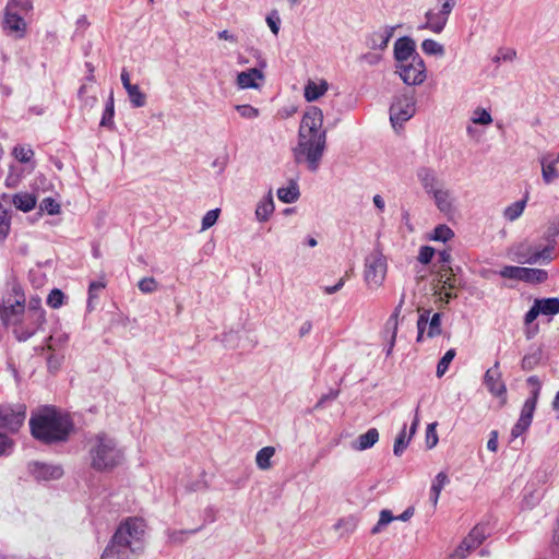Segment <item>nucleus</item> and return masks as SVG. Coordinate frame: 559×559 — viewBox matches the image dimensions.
Here are the masks:
<instances>
[{
  "mask_svg": "<svg viewBox=\"0 0 559 559\" xmlns=\"http://www.w3.org/2000/svg\"><path fill=\"white\" fill-rule=\"evenodd\" d=\"M326 147V131L323 128V112L320 108L311 106L305 111L299 130L298 142L293 150L295 162L305 165L311 173H316L321 164Z\"/></svg>",
  "mask_w": 559,
  "mask_h": 559,
  "instance_id": "nucleus-1",
  "label": "nucleus"
},
{
  "mask_svg": "<svg viewBox=\"0 0 559 559\" xmlns=\"http://www.w3.org/2000/svg\"><path fill=\"white\" fill-rule=\"evenodd\" d=\"M29 427L34 438L45 443H52L67 440L72 423L67 415L55 408L44 407L32 415Z\"/></svg>",
  "mask_w": 559,
  "mask_h": 559,
  "instance_id": "nucleus-2",
  "label": "nucleus"
},
{
  "mask_svg": "<svg viewBox=\"0 0 559 559\" xmlns=\"http://www.w3.org/2000/svg\"><path fill=\"white\" fill-rule=\"evenodd\" d=\"M86 449L90 466L96 472L112 471L123 461L117 440L104 431L88 438Z\"/></svg>",
  "mask_w": 559,
  "mask_h": 559,
  "instance_id": "nucleus-3",
  "label": "nucleus"
},
{
  "mask_svg": "<svg viewBox=\"0 0 559 559\" xmlns=\"http://www.w3.org/2000/svg\"><path fill=\"white\" fill-rule=\"evenodd\" d=\"M25 419V404L0 405V429L14 433L23 426ZM13 444L11 438L0 432V456L10 454Z\"/></svg>",
  "mask_w": 559,
  "mask_h": 559,
  "instance_id": "nucleus-4",
  "label": "nucleus"
},
{
  "mask_svg": "<svg viewBox=\"0 0 559 559\" xmlns=\"http://www.w3.org/2000/svg\"><path fill=\"white\" fill-rule=\"evenodd\" d=\"M25 310V297L19 288L14 287L12 294H9L0 307V318L5 326L13 328L21 314Z\"/></svg>",
  "mask_w": 559,
  "mask_h": 559,
  "instance_id": "nucleus-5",
  "label": "nucleus"
},
{
  "mask_svg": "<svg viewBox=\"0 0 559 559\" xmlns=\"http://www.w3.org/2000/svg\"><path fill=\"white\" fill-rule=\"evenodd\" d=\"M386 260L379 251L371 252L365 260V281L370 288H379L386 275Z\"/></svg>",
  "mask_w": 559,
  "mask_h": 559,
  "instance_id": "nucleus-6",
  "label": "nucleus"
},
{
  "mask_svg": "<svg viewBox=\"0 0 559 559\" xmlns=\"http://www.w3.org/2000/svg\"><path fill=\"white\" fill-rule=\"evenodd\" d=\"M122 528L127 530L122 534L121 543L126 546H132V550L140 552L143 550V536L145 532V524L143 520L138 518H130L122 522L116 532H120Z\"/></svg>",
  "mask_w": 559,
  "mask_h": 559,
  "instance_id": "nucleus-7",
  "label": "nucleus"
},
{
  "mask_svg": "<svg viewBox=\"0 0 559 559\" xmlns=\"http://www.w3.org/2000/svg\"><path fill=\"white\" fill-rule=\"evenodd\" d=\"M46 318L38 316L36 312L23 311L20 320L12 328V332L20 342L27 341L41 329Z\"/></svg>",
  "mask_w": 559,
  "mask_h": 559,
  "instance_id": "nucleus-8",
  "label": "nucleus"
},
{
  "mask_svg": "<svg viewBox=\"0 0 559 559\" xmlns=\"http://www.w3.org/2000/svg\"><path fill=\"white\" fill-rule=\"evenodd\" d=\"M396 73L409 86L420 85L427 78V69L423 58L411 59L409 62L396 66Z\"/></svg>",
  "mask_w": 559,
  "mask_h": 559,
  "instance_id": "nucleus-9",
  "label": "nucleus"
},
{
  "mask_svg": "<svg viewBox=\"0 0 559 559\" xmlns=\"http://www.w3.org/2000/svg\"><path fill=\"white\" fill-rule=\"evenodd\" d=\"M416 112V103L413 96H396L390 107V120L392 126H402Z\"/></svg>",
  "mask_w": 559,
  "mask_h": 559,
  "instance_id": "nucleus-10",
  "label": "nucleus"
},
{
  "mask_svg": "<svg viewBox=\"0 0 559 559\" xmlns=\"http://www.w3.org/2000/svg\"><path fill=\"white\" fill-rule=\"evenodd\" d=\"M124 532H127V530L122 528L120 532L114 534L110 543L102 555V559H133L138 552L132 550V546H126L120 542Z\"/></svg>",
  "mask_w": 559,
  "mask_h": 559,
  "instance_id": "nucleus-11",
  "label": "nucleus"
},
{
  "mask_svg": "<svg viewBox=\"0 0 559 559\" xmlns=\"http://www.w3.org/2000/svg\"><path fill=\"white\" fill-rule=\"evenodd\" d=\"M487 532L485 526L476 525L468 536L452 554V559H464L472 550L476 549L486 538Z\"/></svg>",
  "mask_w": 559,
  "mask_h": 559,
  "instance_id": "nucleus-12",
  "label": "nucleus"
},
{
  "mask_svg": "<svg viewBox=\"0 0 559 559\" xmlns=\"http://www.w3.org/2000/svg\"><path fill=\"white\" fill-rule=\"evenodd\" d=\"M484 383L493 396L501 399L502 405L506 404L507 388L499 369V361H496L495 365L486 371Z\"/></svg>",
  "mask_w": 559,
  "mask_h": 559,
  "instance_id": "nucleus-13",
  "label": "nucleus"
},
{
  "mask_svg": "<svg viewBox=\"0 0 559 559\" xmlns=\"http://www.w3.org/2000/svg\"><path fill=\"white\" fill-rule=\"evenodd\" d=\"M27 24L19 12L5 8L3 16V29L14 38H23Z\"/></svg>",
  "mask_w": 559,
  "mask_h": 559,
  "instance_id": "nucleus-14",
  "label": "nucleus"
},
{
  "mask_svg": "<svg viewBox=\"0 0 559 559\" xmlns=\"http://www.w3.org/2000/svg\"><path fill=\"white\" fill-rule=\"evenodd\" d=\"M421 58L416 51L415 41L409 37H401L394 43L396 66L409 62L411 59Z\"/></svg>",
  "mask_w": 559,
  "mask_h": 559,
  "instance_id": "nucleus-15",
  "label": "nucleus"
},
{
  "mask_svg": "<svg viewBox=\"0 0 559 559\" xmlns=\"http://www.w3.org/2000/svg\"><path fill=\"white\" fill-rule=\"evenodd\" d=\"M428 197L433 200L436 207L443 214H450L455 206L454 192L447 188L443 183L441 187L432 191Z\"/></svg>",
  "mask_w": 559,
  "mask_h": 559,
  "instance_id": "nucleus-16",
  "label": "nucleus"
},
{
  "mask_svg": "<svg viewBox=\"0 0 559 559\" xmlns=\"http://www.w3.org/2000/svg\"><path fill=\"white\" fill-rule=\"evenodd\" d=\"M530 385H532V392L530 397H527L522 406V411L520 414V419H524L525 421L532 424L533 415L536 408V404L540 393V382L537 377L532 376L527 379Z\"/></svg>",
  "mask_w": 559,
  "mask_h": 559,
  "instance_id": "nucleus-17",
  "label": "nucleus"
},
{
  "mask_svg": "<svg viewBox=\"0 0 559 559\" xmlns=\"http://www.w3.org/2000/svg\"><path fill=\"white\" fill-rule=\"evenodd\" d=\"M450 13L444 11L442 8L439 10H428L425 14V24L419 28L429 29L435 34H440L445 28Z\"/></svg>",
  "mask_w": 559,
  "mask_h": 559,
  "instance_id": "nucleus-18",
  "label": "nucleus"
},
{
  "mask_svg": "<svg viewBox=\"0 0 559 559\" xmlns=\"http://www.w3.org/2000/svg\"><path fill=\"white\" fill-rule=\"evenodd\" d=\"M416 177L427 195L444 183L440 180L437 171L427 166L419 167L416 170Z\"/></svg>",
  "mask_w": 559,
  "mask_h": 559,
  "instance_id": "nucleus-19",
  "label": "nucleus"
},
{
  "mask_svg": "<svg viewBox=\"0 0 559 559\" xmlns=\"http://www.w3.org/2000/svg\"><path fill=\"white\" fill-rule=\"evenodd\" d=\"M261 69L252 68L237 74L236 84L240 90L259 88L264 82Z\"/></svg>",
  "mask_w": 559,
  "mask_h": 559,
  "instance_id": "nucleus-20",
  "label": "nucleus"
},
{
  "mask_svg": "<svg viewBox=\"0 0 559 559\" xmlns=\"http://www.w3.org/2000/svg\"><path fill=\"white\" fill-rule=\"evenodd\" d=\"M32 475L38 480L59 479L63 475V469L59 465H50L34 462L29 465Z\"/></svg>",
  "mask_w": 559,
  "mask_h": 559,
  "instance_id": "nucleus-21",
  "label": "nucleus"
},
{
  "mask_svg": "<svg viewBox=\"0 0 559 559\" xmlns=\"http://www.w3.org/2000/svg\"><path fill=\"white\" fill-rule=\"evenodd\" d=\"M395 27L384 26L378 31L372 32L367 37V46L373 50H384L388 47L390 39L394 34Z\"/></svg>",
  "mask_w": 559,
  "mask_h": 559,
  "instance_id": "nucleus-22",
  "label": "nucleus"
},
{
  "mask_svg": "<svg viewBox=\"0 0 559 559\" xmlns=\"http://www.w3.org/2000/svg\"><path fill=\"white\" fill-rule=\"evenodd\" d=\"M438 281L440 286H438L437 294L440 299L449 302L455 295L451 292L455 288V280L453 278L452 272H447L443 270H438Z\"/></svg>",
  "mask_w": 559,
  "mask_h": 559,
  "instance_id": "nucleus-23",
  "label": "nucleus"
},
{
  "mask_svg": "<svg viewBox=\"0 0 559 559\" xmlns=\"http://www.w3.org/2000/svg\"><path fill=\"white\" fill-rule=\"evenodd\" d=\"M516 261L523 264H536L539 262H549L551 260V249L544 248L543 250L527 251L519 249L515 252Z\"/></svg>",
  "mask_w": 559,
  "mask_h": 559,
  "instance_id": "nucleus-24",
  "label": "nucleus"
},
{
  "mask_svg": "<svg viewBox=\"0 0 559 559\" xmlns=\"http://www.w3.org/2000/svg\"><path fill=\"white\" fill-rule=\"evenodd\" d=\"M274 200L272 191L270 190L269 193L265 197H263L257 204L254 212L257 221L261 223L267 222L272 214L274 213Z\"/></svg>",
  "mask_w": 559,
  "mask_h": 559,
  "instance_id": "nucleus-25",
  "label": "nucleus"
},
{
  "mask_svg": "<svg viewBox=\"0 0 559 559\" xmlns=\"http://www.w3.org/2000/svg\"><path fill=\"white\" fill-rule=\"evenodd\" d=\"M542 165V177L546 185L552 183L559 178V171L557 169V157L550 159L549 156H543L539 159Z\"/></svg>",
  "mask_w": 559,
  "mask_h": 559,
  "instance_id": "nucleus-26",
  "label": "nucleus"
},
{
  "mask_svg": "<svg viewBox=\"0 0 559 559\" xmlns=\"http://www.w3.org/2000/svg\"><path fill=\"white\" fill-rule=\"evenodd\" d=\"M328 88V82L324 80L320 82L309 81L305 86L304 96L307 102H314L323 96Z\"/></svg>",
  "mask_w": 559,
  "mask_h": 559,
  "instance_id": "nucleus-27",
  "label": "nucleus"
},
{
  "mask_svg": "<svg viewBox=\"0 0 559 559\" xmlns=\"http://www.w3.org/2000/svg\"><path fill=\"white\" fill-rule=\"evenodd\" d=\"M449 483H450V479L444 472H440L436 475L435 479L432 480L431 487H430V496H429V499L433 507L437 506L442 489Z\"/></svg>",
  "mask_w": 559,
  "mask_h": 559,
  "instance_id": "nucleus-28",
  "label": "nucleus"
},
{
  "mask_svg": "<svg viewBox=\"0 0 559 559\" xmlns=\"http://www.w3.org/2000/svg\"><path fill=\"white\" fill-rule=\"evenodd\" d=\"M379 440V432L376 428L368 429L365 433L360 435L355 444L354 449L364 451L372 448Z\"/></svg>",
  "mask_w": 559,
  "mask_h": 559,
  "instance_id": "nucleus-29",
  "label": "nucleus"
},
{
  "mask_svg": "<svg viewBox=\"0 0 559 559\" xmlns=\"http://www.w3.org/2000/svg\"><path fill=\"white\" fill-rule=\"evenodd\" d=\"M12 202L17 210L29 212L36 205V198L32 193L21 192L13 197Z\"/></svg>",
  "mask_w": 559,
  "mask_h": 559,
  "instance_id": "nucleus-30",
  "label": "nucleus"
},
{
  "mask_svg": "<svg viewBox=\"0 0 559 559\" xmlns=\"http://www.w3.org/2000/svg\"><path fill=\"white\" fill-rule=\"evenodd\" d=\"M548 274L542 269H530L522 266L521 281L530 284L543 283L547 280Z\"/></svg>",
  "mask_w": 559,
  "mask_h": 559,
  "instance_id": "nucleus-31",
  "label": "nucleus"
},
{
  "mask_svg": "<svg viewBox=\"0 0 559 559\" xmlns=\"http://www.w3.org/2000/svg\"><path fill=\"white\" fill-rule=\"evenodd\" d=\"M534 301L538 306L540 314L555 316L559 313V298H542Z\"/></svg>",
  "mask_w": 559,
  "mask_h": 559,
  "instance_id": "nucleus-32",
  "label": "nucleus"
},
{
  "mask_svg": "<svg viewBox=\"0 0 559 559\" xmlns=\"http://www.w3.org/2000/svg\"><path fill=\"white\" fill-rule=\"evenodd\" d=\"M300 195L299 187L296 182H290L287 187L277 189V198L283 203H294Z\"/></svg>",
  "mask_w": 559,
  "mask_h": 559,
  "instance_id": "nucleus-33",
  "label": "nucleus"
},
{
  "mask_svg": "<svg viewBox=\"0 0 559 559\" xmlns=\"http://www.w3.org/2000/svg\"><path fill=\"white\" fill-rule=\"evenodd\" d=\"M275 454L274 447H264L258 451L255 455L257 466L262 471H267L272 467L271 460Z\"/></svg>",
  "mask_w": 559,
  "mask_h": 559,
  "instance_id": "nucleus-34",
  "label": "nucleus"
},
{
  "mask_svg": "<svg viewBox=\"0 0 559 559\" xmlns=\"http://www.w3.org/2000/svg\"><path fill=\"white\" fill-rule=\"evenodd\" d=\"M527 202V197L524 199L516 201L509 206H507L503 211V217L509 222L516 221L524 212Z\"/></svg>",
  "mask_w": 559,
  "mask_h": 559,
  "instance_id": "nucleus-35",
  "label": "nucleus"
},
{
  "mask_svg": "<svg viewBox=\"0 0 559 559\" xmlns=\"http://www.w3.org/2000/svg\"><path fill=\"white\" fill-rule=\"evenodd\" d=\"M114 116H115V104H114V93L111 92L108 100L106 103L102 119H100V127H105L108 129H114L115 122H114Z\"/></svg>",
  "mask_w": 559,
  "mask_h": 559,
  "instance_id": "nucleus-36",
  "label": "nucleus"
},
{
  "mask_svg": "<svg viewBox=\"0 0 559 559\" xmlns=\"http://www.w3.org/2000/svg\"><path fill=\"white\" fill-rule=\"evenodd\" d=\"M126 91L132 107L140 108L146 104V95L141 91L139 85L134 84Z\"/></svg>",
  "mask_w": 559,
  "mask_h": 559,
  "instance_id": "nucleus-37",
  "label": "nucleus"
},
{
  "mask_svg": "<svg viewBox=\"0 0 559 559\" xmlns=\"http://www.w3.org/2000/svg\"><path fill=\"white\" fill-rule=\"evenodd\" d=\"M12 155L20 163L26 164L33 160L34 151L31 145H15L12 150Z\"/></svg>",
  "mask_w": 559,
  "mask_h": 559,
  "instance_id": "nucleus-38",
  "label": "nucleus"
},
{
  "mask_svg": "<svg viewBox=\"0 0 559 559\" xmlns=\"http://www.w3.org/2000/svg\"><path fill=\"white\" fill-rule=\"evenodd\" d=\"M421 50L429 56L442 57L444 55V47L435 39H425L421 43Z\"/></svg>",
  "mask_w": 559,
  "mask_h": 559,
  "instance_id": "nucleus-39",
  "label": "nucleus"
},
{
  "mask_svg": "<svg viewBox=\"0 0 559 559\" xmlns=\"http://www.w3.org/2000/svg\"><path fill=\"white\" fill-rule=\"evenodd\" d=\"M395 520V516L390 510H382L379 515L377 524L371 528V534L377 535L381 533L391 522Z\"/></svg>",
  "mask_w": 559,
  "mask_h": 559,
  "instance_id": "nucleus-40",
  "label": "nucleus"
},
{
  "mask_svg": "<svg viewBox=\"0 0 559 559\" xmlns=\"http://www.w3.org/2000/svg\"><path fill=\"white\" fill-rule=\"evenodd\" d=\"M411 440H408V436L406 432V427L404 426L403 429L399 432L394 445H393V453L396 456H401L406 448L408 447Z\"/></svg>",
  "mask_w": 559,
  "mask_h": 559,
  "instance_id": "nucleus-41",
  "label": "nucleus"
},
{
  "mask_svg": "<svg viewBox=\"0 0 559 559\" xmlns=\"http://www.w3.org/2000/svg\"><path fill=\"white\" fill-rule=\"evenodd\" d=\"M453 236H454L453 230L449 226L441 224L435 228L431 239L435 241L445 242V241L450 240Z\"/></svg>",
  "mask_w": 559,
  "mask_h": 559,
  "instance_id": "nucleus-42",
  "label": "nucleus"
},
{
  "mask_svg": "<svg viewBox=\"0 0 559 559\" xmlns=\"http://www.w3.org/2000/svg\"><path fill=\"white\" fill-rule=\"evenodd\" d=\"M531 487H533V485H528L524 489L523 501L527 508H532L533 506H535L542 499L543 496L542 490H531Z\"/></svg>",
  "mask_w": 559,
  "mask_h": 559,
  "instance_id": "nucleus-43",
  "label": "nucleus"
},
{
  "mask_svg": "<svg viewBox=\"0 0 559 559\" xmlns=\"http://www.w3.org/2000/svg\"><path fill=\"white\" fill-rule=\"evenodd\" d=\"M5 8L19 13H27L33 9V2L32 0H9Z\"/></svg>",
  "mask_w": 559,
  "mask_h": 559,
  "instance_id": "nucleus-44",
  "label": "nucleus"
},
{
  "mask_svg": "<svg viewBox=\"0 0 559 559\" xmlns=\"http://www.w3.org/2000/svg\"><path fill=\"white\" fill-rule=\"evenodd\" d=\"M235 109L243 119L253 120L259 117L260 110L252 105H236Z\"/></svg>",
  "mask_w": 559,
  "mask_h": 559,
  "instance_id": "nucleus-45",
  "label": "nucleus"
},
{
  "mask_svg": "<svg viewBox=\"0 0 559 559\" xmlns=\"http://www.w3.org/2000/svg\"><path fill=\"white\" fill-rule=\"evenodd\" d=\"M516 57V51L511 48H501L497 51V53L491 58V61L499 66L501 61H513Z\"/></svg>",
  "mask_w": 559,
  "mask_h": 559,
  "instance_id": "nucleus-46",
  "label": "nucleus"
},
{
  "mask_svg": "<svg viewBox=\"0 0 559 559\" xmlns=\"http://www.w3.org/2000/svg\"><path fill=\"white\" fill-rule=\"evenodd\" d=\"M430 319H431L430 310H423L419 313L418 321H417V330H418L417 342H423L424 333L427 329V324L429 323Z\"/></svg>",
  "mask_w": 559,
  "mask_h": 559,
  "instance_id": "nucleus-47",
  "label": "nucleus"
},
{
  "mask_svg": "<svg viewBox=\"0 0 559 559\" xmlns=\"http://www.w3.org/2000/svg\"><path fill=\"white\" fill-rule=\"evenodd\" d=\"M472 121L475 124L488 126L492 122V117L489 111L484 108H477L472 116Z\"/></svg>",
  "mask_w": 559,
  "mask_h": 559,
  "instance_id": "nucleus-48",
  "label": "nucleus"
},
{
  "mask_svg": "<svg viewBox=\"0 0 559 559\" xmlns=\"http://www.w3.org/2000/svg\"><path fill=\"white\" fill-rule=\"evenodd\" d=\"M10 231V215L9 212L0 204V238H7Z\"/></svg>",
  "mask_w": 559,
  "mask_h": 559,
  "instance_id": "nucleus-49",
  "label": "nucleus"
},
{
  "mask_svg": "<svg viewBox=\"0 0 559 559\" xmlns=\"http://www.w3.org/2000/svg\"><path fill=\"white\" fill-rule=\"evenodd\" d=\"M265 22L274 36L280 33L281 17L277 10H272L265 17Z\"/></svg>",
  "mask_w": 559,
  "mask_h": 559,
  "instance_id": "nucleus-50",
  "label": "nucleus"
},
{
  "mask_svg": "<svg viewBox=\"0 0 559 559\" xmlns=\"http://www.w3.org/2000/svg\"><path fill=\"white\" fill-rule=\"evenodd\" d=\"M454 356H455L454 349H449L443 355V357L440 359V361L438 362V366H437V376L438 377H442L447 372L449 365L453 360Z\"/></svg>",
  "mask_w": 559,
  "mask_h": 559,
  "instance_id": "nucleus-51",
  "label": "nucleus"
},
{
  "mask_svg": "<svg viewBox=\"0 0 559 559\" xmlns=\"http://www.w3.org/2000/svg\"><path fill=\"white\" fill-rule=\"evenodd\" d=\"M138 287L143 294H152L157 290L158 283L154 277H143L139 281Z\"/></svg>",
  "mask_w": 559,
  "mask_h": 559,
  "instance_id": "nucleus-52",
  "label": "nucleus"
},
{
  "mask_svg": "<svg viewBox=\"0 0 559 559\" xmlns=\"http://www.w3.org/2000/svg\"><path fill=\"white\" fill-rule=\"evenodd\" d=\"M428 331L427 336L428 337H435L441 333V314L435 313L432 314L429 323L427 324Z\"/></svg>",
  "mask_w": 559,
  "mask_h": 559,
  "instance_id": "nucleus-53",
  "label": "nucleus"
},
{
  "mask_svg": "<svg viewBox=\"0 0 559 559\" xmlns=\"http://www.w3.org/2000/svg\"><path fill=\"white\" fill-rule=\"evenodd\" d=\"M63 300L64 294L58 288L52 289L47 297V304L52 309L60 308L63 305Z\"/></svg>",
  "mask_w": 559,
  "mask_h": 559,
  "instance_id": "nucleus-54",
  "label": "nucleus"
},
{
  "mask_svg": "<svg viewBox=\"0 0 559 559\" xmlns=\"http://www.w3.org/2000/svg\"><path fill=\"white\" fill-rule=\"evenodd\" d=\"M221 210L214 209L206 212V214L202 218V226L201 230L204 231L209 228H211L213 225L216 224L218 216H219Z\"/></svg>",
  "mask_w": 559,
  "mask_h": 559,
  "instance_id": "nucleus-55",
  "label": "nucleus"
},
{
  "mask_svg": "<svg viewBox=\"0 0 559 559\" xmlns=\"http://www.w3.org/2000/svg\"><path fill=\"white\" fill-rule=\"evenodd\" d=\"M500 276L521 281L522 266L507 265L499 271Z\"/></svg>",
  "mask_w": 559,
  "mask_h": 559,
  "instance_id": "nucleus-56",
  "label": "nucleus"
},
{
  "mask_svg": "<svg viewBox=\"0 0 559 559\" xmlns=\"http://www.w3.org/2000/svg\"><path fill=\"white\" fill-rule=\"evenodd\" d=\"M357 525H358V520L354 516H348V518L341 519L335 524V528L336 530L344 528V531L349 534L356 530Z\"/></svg>",
  "mask_w": 559,
  "mask_h": 559,
  "instance_id": "nucleus-57",
  "label": "nucleus"
},
{
  "mask_svg": "<svg viewBox=\"0 0 559 559\" xmlns=\"http://www.w3.org/2000/svg\"><path fill=\"white\" fill-rule=\"evenodd\" d=\"M437 423H431L426 429V444L428 449H432L438 443V435L436 431Z\"/></svg>",
  "mask_w": 559,
  "mask_h": 559,
  "instance_id": "nucleus-58",
  "label": "nucleus"
},
{
  "mask_svg": "<svg viewBox=\"0 0 559 559\" xmlns=\"http://www.w3.org/2000/svg\"><path fill=\"white\" fill-rule=\"evenodd\" d=\"M40 210L49 215H56L60 212V205L52 198H45L40 203Z\"/></svg>",
  "mask_w": 559,
  "mask_h": 559,
  "instance_id": "nucleus-59",
  "label": "nucleus"
},
{
  "mask_svg": "<svg viewBox=\"0 0 559 559\" xmlns=\"http://www.w3.org/2000/svg\"><path fill=\"white\" fill-rule=\"evenodd\" d=\"M25 311L37 313L40 317H45V310L41 307V299L39 297H32L28 300L27 306H25Z\"/></svg>",
  "mask_w": 559,
  "mask_h": 559,
  "instance_id": "nucleus-60",
  "label": "nucleus"
},
{
  "mask_svg": "<svg viewBox=\"0 0 559 559\" xmlns=\"http://www.w3.org/2000/svg\"><path fill=\"white\" fill-rule=\"evenodd\" d=\"M106 286V283L104 281H94V282H91L90 283V286H88V302H87V307L88 308H92V301L94 298H96V293L98 290H102L104 289Z\"/></svg>",
  "mask_w": 559,
  "mask_h": 559,
  "instance_id": "nucleus-61",
  "label": "nucleus"
},
{
  "mask_svg": "<svg viewBox=\"0 0 559 559\" xmlns=\"http://www.w3.org/2000/svg\"><path fill=\"white\" fill-rule=\"evenodd\" d=\"M435 255L433 248L429 246H423L419 250L418 261L423 264H428Z\"/></svg>",
  "mask_w": 559,
  "mask_h": 559,
  "instance_id": "nucleus-62",
  "label": "nucleus"
},
{
  "mask_svg": "<svg viewBox=\"0 0 559 559\" xmlns=\"http://www.w3.org/2000/svg\"><path fill=\"white\" fill-rule=\"evenodd\" d=\"M531 424L525 421L524 419H518L516 424L513 426L511 430V436L513 439H516L521 435H523L528 428Z\"/></svg>",
  "mask_w": 559,
  "mask_h": 559,
  "instance_id": "nucleus-63",
  "label": "nucleus"
},
{
  "mask_svg": "<svg viewBox=\"0 0 559 559\" xmlns=\"http://www.w3.org/2000/svg\"><path fill=\"white\" fill-rule=\"evenodd\" d=\"M438 261L440 263L439 270L452 272V267L450 265L451 254L448 251L439 252Z\"/></svg>",
  "mask_w": 559,
  "mask_h": 559,
  "instance_id": "nucleus-64",
  "label": "nucleus"
}]
</instances>
